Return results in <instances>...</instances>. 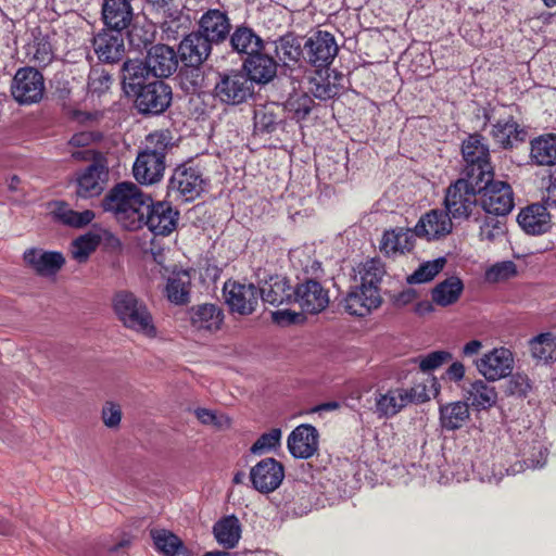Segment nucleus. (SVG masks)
<instances>
[{"mask_svg": "<svg viewBox=\"0 0 556 556\" xmlns=\"http://www.w3.org/2000/svg\"><path fill=\"white\" fill-rule=\"evenodd\" d=\"M531 355L543 362H547L556 355V336L551 332L540 333L529 342Z\"/></svg>", "mask_w": 556, "mask_h": 556, "instance_id": "obj_50", "label": "nucleus"}, {"mask_svg": "<svg viewBox=\"0 0 556 556\" xmlns=\"http://www.w3.org/2000/svg\"><path fill=\"white\" fill-rule=\"evenodd\" d=\"M216 541L227 548L237 545L241 536V526L236 516H228L219 520L213 528Z\"/></svg>", "mask_w": 556, "mask_h": 556, "instance_id": "obj_43", "label": "nucleus"}, {"mask_svg": "<svg viewBox=\"0 0 556 556\" xmlns=\"http://www.w3.org/2000/svg\"><path fill=\"white\" fill-rule=\"evenodd\" d=\"M517 275V266L513 261L494 264L485 271V280L492 283L508 280Z\"/></svg>", "mask_w": 556, "mask_h": 556, "instance_id": "obj_57", "label": "nucleus"}, {"mask_svg": "<svg viewBox=\"0 0 556 556\" xmlns=\"http://www.w3.org/2000/svg\"><path fill=\"white\" fill-rule=\"evenodd\" d=\"M190 320L193 328L208 332H215L220 329L224 321L223 309L211 303H205L192 307Z\"/></svg>", "mask_w": 556, "mask_h": 556, "instance_id": "obj_33", "label": "nucleus"}, {"mask_svg": "<svg viewBox=\"0 0 556 556\" xmlns=\"http://www.w3.org/2000/svg\"><path fill=\"white\" fill-rule=\"evenodd\" d=\"M286 110L292 115V118L304 119L314 106V100L305 92L290 94L286 101Z\"/></svg>", "mask_w": 556, "mask_h": 556, "instance_id": "obj_55", "label": "nucleus"}, {"mask_svg": "<svg viewBox=\"0 0 556 556\" xmlns=\"http://www.w3.org/2000/svg\"><path fill=\"white\" fill-rule=\"evenodd\" d=\"M304 59L314 67L328 68L339 52V47L332 34L317 30L303 45Z\"/></svg>", "mask_w": 556, "mask_h": 556, "instance_id": "obj_11", "label": "nucleus"}, {"mask_svg": "<svg viewBox=\"0 0 556 556\" xmlns=\"http://www.w3.org/2000/svg\"><path fill=\"white\" fill-rule=\"evenodd\" d=\"M505 224L496 217H485L480 226V239L494 242L505 235Z\"/></svg>", "mask_w": 556, "mask_h": 556, "instance_id": "obj_59", "label": "nucleus"}, {"mask_svg": "<svg viewBox=\"0 0 556 556\" xmlns=\"http://www.w3.org/2000/svg\"><path fill=\"white\" fill-rule=\"evenodd\" d=\"M275 53L286 66L295 64L304 55L303 47L295 36L288 34L275 41Z\"/></svg>", "mask_w": 556, "mask_h": 556, "instance_id": "obj_46", "label": "nucleus"}, {"mask_svg": "<svg viewBox=\"0 0 556 556\" xmlns=\"http://www.w3.org/2000/svg\"><path fill=\"white\" fill-rule=\"evenodd\" d=\"M122 72L124 88L128 92H136L141 86H146V81L152 76L147 60H128L124 62Z\"/></svg>", "mask_w": 556, "mask_h": 556, "instance_id": "obj_38", "label": "nucleus"}, {"mask_svg": "<svg viewBox=\"0 0 556 556\" xmlns=\"http://www.w3.org/2000/svg\"><path fill=\"white\" fill-rule=\"evenodd\" d=\"M282 432L279 428H274L269 432L263 433L251 446L252 454L262 455L270 452L280 445Z\"/></svg>", "mask_w": 556, "mask_h": 556, "instance_id": "obj_56", "label": "nucleus"}, {"mask_svg": "<svg viewBox=\"0 0 556 556\" xmlns=\"http://www.w3.org/2000/svg\"><path fill=\"white\" fill-rule=\"evenodd\" d=\"M108 168L100 163H92L76 177V194L83 199L98 197L102 193L108 181Z\"/></svg>", "mask_w": 556, "mask_h": 556, "instance_id": "obj_22", "label": "nucleus"}, {"mask_svg": "<svg viewBox=\"0 0 556 556\" xmlns=\"http://www.w3.org/2000/svg\"><path fill=\"white\" fill-rule=\"evenodd\" d=\"M132 0H103L101 14L105 26L121 30L128 28L134 18Z\"/></svg>", "mask_w": 556, "mask_h": 556, "instance_id": "obj_27", "label": "nucleus"}, {"mask_svg": "<svg viewBox=\"0 0 556 556\" xmlns=\"http://www.w3.org/2000/svg\"><path fill=\"white\" fill-rule=\"evenodd\" d=\"M206 185L207 180L198 166L184 164L174 170L168 181L167 193L175 200L190 202L201 195Z\"/></svg>", "mask_w": 556, "mask_h": 556, "instance_id": "obj_7", "label": "nucleus"}, {"mask_svg": "<svg viewBox=\"0 0 556 556\" xmlns=\"http://www.w3.org/2000/svg\"><path fill=\"white\" fill-rule=\"evenodd\" d=\"M470 417L466 402L457 401L440 406V422L443 429L453 431L462 428Z\"/></svg>", "mask_w": 556, "mask_h": 556, "instance_id": "obj_40", "label": "nucleus"}, {"mask_svg": "<svg viewBox=\"0 0 556 556\" xmlns=\"http://www.w3.org/2000/svg\"><path fill=\"white\" fill-rule=\"evenodd\" d=\"M386 274L384 266L380 260L371 258L366 261L361 270V286L367 288V291H379L380 283Z\"/></svg>", "mask_w": 556, "mask_h": 556, "instance_id": "obj_48", "label": "nucleus"}, {"mask_svg": "<svg viewBox=\"0 0 556 556\" xmlns=\"http://www.w3.org/2000/svg\"><path fill=\"white\" fill-rule=\"evenodd\" d=\"M452 359V354L446 351H434L426 356L420 357L419 359V368L422 371H430L439 368L444 363Z\"/></svg>", "mask_w": 556, "mask_h": 556, "instance_id": "obj_60", "label": "nucleus"}, {"mask_svg": "<svg viewBox=\"0 0 556 556\" xmlns=\"http://www.w3.org/2000/svg\"><path fill=\"white\" fill-rule=\"evenodd\" d=\"M223 292L230 309L240 315H250L257 306L258 290L253 283L228 280L224 285Z\"/></svg>", "mask_w": 556, "mask_h": 556, "instance_id": "obj_15", "label": "nucleus"}, {"mask_svg": "<svg viewBox=\"0 0 556 556\" xmlns=\"http://www.w3.org/2000/svg\"><path fill=\"white\" fill-rule=\"evenodd\" d=\"M195 416L204 425H217V416L210 409L198 408Z\"/></svg>", "mask_w": 556, "mask_h": 556, "instance_id": "obj_64", "label": "nucleus"}, {"mask_svg": "<svg viewBox=\"0 0 556 556\" xmlns=\"http://www.w3.org/2000/svg\"><path fill=\"white\" fill-rule=\"evenodd\" d=\"M127 38L129 45L136 50L146 49L154 40V29L149 23L140 24L139 22H131L128 26Z\"/></svg>", "mask_w": 556, "mask_h": 556, "instance_id": "obj_51", "label": "nucleus"}, {"mask_svg": "<svg viewBox=\"0 0 556 556\" xmlns=\"http://www.w3.org/2000/svg\"><path fill=\"white\" fill-rule=\"evenodd\" d=\"M148 67L152 71L155 78L170 76L178 66L177 54L175 50L166 45H155L151 47L146 56Z\"/></svg>", "mask_w": 556, "mask_h": 556, "instance_id": "obj_28", "label": "nucleus"}, {"mask_svg": "<svg viewBox=\"0 0 556 556\" xmlns=\"http://www.w3.org/2000/svg\"><path fill=\"white\" fill-rule=\"evenodd\" d=\"M382 302L379 291H367L363 286L354 287L344 300L345 311L355 316H366Z\"/></svg>", "mask_w": 556, "mask_h": 556, "instance_id": "obj_29", "label": "nucleus"}, {"mask_svg": "<svg viewBox=\"0 0 556 556\" xmlns=\"http://www.w3.org/2000/svg\"><path fill=\"white\" fill-rule=\"evenodd\" d=\"M467 400L477 409H488L495 405L497 392L495 388L483 380L472 382L467 390Z\"/></svg>", "mask_w": 556, "mask_h": 556, "instance_id": "obj_42", "label": "nucleus"}, {"mask_svg": "<svg viewBox=\"0 0 556 556\" xmlns=\"http://www.w3.org/2000/svg\"><path fill=\"white\" fill-rule=\"evenodd\" d=\"M519 451L527 468H541L546 463L547 448L538 433L528 432L526 434V441L520 443Z\"/></svg>", "mask_w": 556, "mask_h": 556, "instance_id": "obj_37", "label": "nucleus"}, {"mask_svg": "<svg viewBox=\"0 0 556 556\" xmlns=\"http://www.w3.org/2000/svg\"><path fill=\"white\" fill-rule=\"evenodd\" d=\"M151 536L156 549L165 556H176L185 548L181 540L167 530H152Z\"/></svg>", "mask_w": 556, "mask_h": 556, "instance_id": "obj_52", "label": "nucleus"}, {"mask_svg": "<svg viewBox=\"0 0 556 556\" xmlns=\"http://www.w3.org/2000/svg\"><path fill=\"white\" fill-rule=\"evenodd\" d=\"M520 227L530 235H541L551 227V217L547 208L541 204H532L523 208L518 217Z\"/></svg>", "mask_w": 556, "mask_h": 556, "instance_id": "obj_32", "label": "nucleus"}, {"mask_svg": "<svg viewBox=\"0 0 556 556\" xmlns=\"http://www.w3.org/2000/svg\"><path fill=\"white\" fill-rule=\"evenodd\" d=\"M213 45L225 42L231 30L230 18L226 11L208 9L198 21V29Z\"/></svg>", "mask_w": 556, "mask_h": 556, "instance_id": "obj_20", "label": "nucleus"}, {"mask_svg": "<svg viewBox=\"0 0 556 556\" xmlns=\"http://www.w3.org/2000/svg\"><path fill=\"white\" fill-rule=\"evenodd\" d=\"M453 219L445 210H431L424 214L415 225V235L428 241L440 240L452 232Z\"/></svg>", "mask_w": 556, "mask_h": 556, "instance_id": "obj_17", "label": "nucleus"}, {"mask_svg": "<svg viewBox=\"0 0 556 556\" xmlns=\"http://www.w3.org/2000/svg\"><path fill=\"white\" fill-rule=\"evenodd\" d=\"M112 307L122 325L148 338H155L156 327L143 300L128 290L117 291L112 299Z\"/></svg>", "mask_w": 556, "mask_h": 556, "instance_id": "obj_2", "label": "nucleus"}, {"mask_svg": "<svg viewBox=\"0 0 556 556\" xmlns=\"http://www.w3.org/2000/svg\"><path fill=\"white\" fill-rule=\"evenodd\" d=\"M254 94V84L242 71L218 73L214 97L224 104L239 105Z\"/></svg>", "mask_w": 556, "mask_h": 556, "instance_id": "obj_6", "label": "nucleus"}, {"mask_svg": "<svg viewBox=\"0 0 556 556\" xmlns=\"http://www.w3.org/2000/svg\"><path fill=\"white\" fill-rule=\"evenodd\" d=\"M480 180L467 176L457 179L445 193V211L455 219H468L477 206Z\"/></svg>", "mask_w": 556, "mask_h": 556, "instance_id": "obj_3", "label": "nucleus"}, {"mask_svg": "<svg viewBox=\"0 0 556 556\" xmlns=\"http://www.w3.org/2000/svg\"><path fill=\"white\" fill-rule=\"evenodd\" d=\"M464 290L463 281L452 276L438 283L431 291L432 302L439 306L446 307L458 301Z\"/></svg>", "mask_w": 556, "mask_h": 556, "instance_id": "obj_39", "label": "nucleus"}, {"mask_svg": "<svg viewBox=\"0 0 556 556\" xmlns=\"http://www.w3.org/2000/svg\"><path fill=\"white\" fill-rule=\"evenodd\" d=\"M446 260L439 257L419 265V267L406 280L409 285L426 283L431 281L445 266Z\"/></svg>", "mask_w": 556, "mask_h": 556, "instance_id": "obj_53", "label": "nucleus"}, {"mask_svg": "<svg viewBox=\"0 0 556 556\" xmlns=\"http://www.w3.org/2000/svg\"><path fill=\"white\" fill-rule=\"evenodd\" d=\"M531 161L540 166L556 164V134L541 135L530 142Z\"/></svg>", "mask_w": 556, "mask_h": 556, "instance_id": "obj_35", "label": "nucleus"}, {"mask_svg": "<svg viewBox=\"0 0 556 556\" xmlns=\"http://www.w3.org/2000/svg\"><path fill=\"white\" fill-rule=\"evenodd\" d=\"M26 58L38 66H47L54 59V52L48 37L34 34V39L26 46Z\"/></svg>", "mask_w": 556, "mask_h": 556, "instance_id": "obj_44", "label": "nucleus"}, {"mask_svg": "<svg viewBox=\"0 0 556 556\" xmlns=\"http://www.w3.org/2000/svg\"><path fill=\"white\" fill-rule=\"evenodd\" d=\"M102 237L94 232L85 233L72 242L71 254L78 263H85L90 254L96 251Z\"/></svg>", "mask_w": 556, "mask_h": 556, "instance_id": "obj_49", "label": "nucleus"}, {"mask_svg": "<svg viewBox=\"0 0 556 556\" xmlns=\"http://www.w3.org/2000/svg\"><path fill=\"white\" fill-rule=\"evenodd\" d=\"M429 400L426 386L416 384L412 388H395L387 392L375 393V413L378 417L390 418L409 404L424 403Z\"/></svg>", "mask_w": 556, "mask_h": 556, "instance_id": "obj_4", "label": "nucleus"}, {"mask_svg": "<svg viewBox=\"0 0 556 556\" xmlns=\"http://www.w3.org/2000/svg\"><path fill=\"white\" fill-rule=\"evenodd\" d=\"M414 228L396 227L384 230L380 240V252L388 257L405 254L414 248Z\"/></svg>", "mask_w": 556, "mask_h": 556, "instance_id": "obj_25", "label": "nucleus"}, {"mask_svg": "<svg viewBox=\"0 0 556 556\" xmlns=\"http://www.w3.org/2000/svg\"><path fill=\"white\" fill-rule=\"evenodd\" d=\"M277 61L264 53L263 50L248 56L243 62L244 73L252 83L265 85L271 81L277 74Z\"/></svg>", "mask_w": 556, "mask_h": 556, "instance_id": "obj_26", "label": "nucleus"}, {"mask_svg": "<svg viewBox=\"0 0 556 556\" xmlns=\"http://www.w3.org/2000/svg\"><path fill=\"white\" fill-rule=\"evenodd\" d=\"M212 47L213 43L198 30L186 35L179 43L178 53L181 61L191 67L187 73L192 77L191 85L194 90L200 87V80L202 79L199 66L208 59Z\"/></svg>", "mask_w": 556, "mask_h": 556, "instance_id": "obj_8", "label": "nucleus"}, {"mask_svg": "<svg viewBox=\"0 0 556 556\" xmlns=\"http://www.w3.org/2000/svg\"><path fill=\"white\" fill-rule=\"evenodd\" d=\"M262 300L270 305L279 306L294 302V289L286 277L273 276L258 291Z\"/></svg>", "mask_w": 556, "mask_h": 556, "instance_id": "obj_31", "label": "nucleus"}, {"mask_svg": "<svg viewBox=\"0 0 556 556\" xmlns=\"http://www.w3.org/2000/svg\"><path fill=\"white\" fill-rule=\"evenodd\" d=\"M480 203L485 213L494 216H506L514 208V192L511 187L493 177L480 182Z\"/></svg>", "mask_w": 556, "mask_h": 556, "instance_id": "obj_10", "label": "nucleus"}, {"mask_svg": "<svg viewBox=\"0 0 556 556\" xmlns=\"http://www.w3.org/2000/svg\"><path fill=\"white\" fill-rule=\"evenodd\" d=\"M462 153L465 161L464 176L480 181L494 176L489 147L481 135L468 136L462 144Z\"/></svg>", "mask_w": 556, "mask_h": 556, "instance_id": "obj_5", "label": "nucleus"}, {"mask_svg": "<svg viewBox=\"0 0 556 556\" xmlns=\"http://www.w3.org/2000/svg\"><path fill=\"white\" fill-rule=\"evenodd\" d=\"M102 420L108 428H116L122 420V410L118 404L106 402L102 408Z\"/></svg>", "mask_w": 556, "mask_h": 556, "instance_id": "obj_62", "label": "nucleus"}, {"mask_svg": "<svg viewBox=\"0 0 556 556\" xmlns=\"http://www.w3.org/2000/svg\"><path fill=\"white\" fill-rule=\"evenodd\" d=\"M92 47L101 62L117 63L125 52L124 36L121 30L103 29L93 37Z\"/></svg>", "mask_w": 556, "mask_h": 556, "instance_id": "obj_21", "label": "nucleus"}, {"mask_svg": "<svg viewBox=\"0 0 556 556\" xmlns=\"http://www.w3.org/2000/svg\"><path fill=\"white\" fill-rule=\"evenodd\" d=\"M484 116L491 126L490 136L501 148L511 149L525 141L526 130L515 121L511 114L506 113L505 108L492 109Z\"/></svg>", "mask_w": 556, "mask_h": 556, "instance_id": "obj_9", "label": "nucleus"}, {"mask_svg": "<svg viewBox=\"0 0 556 556\" xmlns=\"http://www.w3.org/2000/svg\"><path fill=\"white\" fill-rule=\"evenodd\" d=\"M150 10L164 17L162 30L167 40L176 39L177 31L173 29V24L179 21L181 10L178 8L177 0H146Z\"/></svg>", "mask_w": 556, "mask_h": 556, "instance_id": "obj_36", "label": "nucleus"}, {"mask_svg": "<svg viewBox=\"0 0 556 556\" xmlns=\"http://www.w3.org/2000/svg\"><path fill=\"white\" fill-rule=\"evenodd\" d=\"M166 294L172 303L186 304L190 295V276L187 271L174 273L167 280Z\"/></svg>", "mask_w": 556, "mask_h": 556, "instance_id": "obj_47", "label": "nucleus"}, {"mask_svg": "<svg viewBox=\"0 0 556 556\" xmlns=\"http://www.w3.org/2000/svg\"><path fill=\"white\" fill-rule=\"evenodd\" d=\"M54 217L66 226L81 228L87 226L94 218V213L90 210L76 212L65 202H55L52 211Z\"/></svg>", "mask_w": 556, "mask_h": 556, "instance_id": "obj_45", "label": "nucleus"}, {"mask_svg": "<svg viewBox=\"0 0 556 556\" xmlns=\"http://www.w3.org/2000/svg\"><path fill=\"white\" fill-rule=\"evenodd\" d=\"M336 79H342V75L336 74L331 77L330 74L324 76L320 72H317L308 81V90L315 98L320 100L334 98L342 88L340 84L334 81Z\"/></svg>", "mask_w": 556, "mask_h": 556, "instance_id": "obj_41", "label": "nucleus"}, {"mask_svg": "<svg viewBox=\"0 0 556 556\" xmlns=\"http://www.w3.org/2000/svg\"><path fill=\"white\" fill-rule=\"evenodd\" d=\"M228 38L231 50L238 54L251 56L258 50L264 49L263 39L245 25L236 26Z\"/></svg>", "mask_w": 556, "mask_h": 556, "instance_id": "obj_34", "label": "nucleus"}, {"mask_svg": "<svg viewBox=\"0 0 556 556\" xmlns=\"http://www.w3.org/2000/svg\"><path fill=\"white\" fill-rule=\"evenodd\" d=\"M134 93L135 105L142 114H161L172 102V88L163 80L148 83Z\"/></svg>", "mask_w": 556, "mask_h": 556, "instance_id": "obj_13", "label": "nucleus"}, {"mask_svg": "<svg viewBox=\"0 0 556 556\" xmlns=\"http://www.w3.org/2000/svg\"><path fill=\"white\" fill-rule=\"evenodd\" d=\"M479 372L490 381L509 376L513 371V353L505 348L494 349L476 362Z\"/></svg>", "mask_w": 556, "mask_h": 556, "instance_id": "obj_18", "label": "nucleus"}, {"mask_svg": "<svg viewBox=\"0 0 556 556\" xmlns=\"http://www.w3.org/2000/svg\"><path fill=\"white\" fill-rule=\"evenodd\" d=\"M165 161L160 156L139 153L132 167L134 176L141 185H152L160 181L164 175Z\"/></svg>", "mask_w": 556, "mask_h": 556, "instance_id": "obj_30", "label": "nucleus"}, {"mask_svg": "<svg viewBox=\"0 0 556 556\" xmlns=\"http://www.w3.org/2000/svg\"><path fill=\"white\" fill-rule=\"evenodd\" d=\"M45 92V79L42 74L34 67H23L16 71L12 84L11 93L20 104L39 102Z\"/></svg>", "mask_w": 556, "mask_h": 556, "instance_id": "obj_12", "label": "nucleus"}, {"mask_svg": "<svg viewBox=\"0 0 556 556\" xmlns=\"http://www.w3.org/2000/svg\"><path fill=\"white\" fill-rule=\"evenodd\" d=\"M23 258L36 274L42 277L54 276L65 264V258L61 252L36 248L26 250Z\"/></svg>", "mask_w": 556, "mask_h": 556, "instance_id": "obj_24", "label": "nucleus"}, {"mask_svg": "<svg viewBox=\"0 0 556 556\" xmlns=\"http://www.w3.org/2000/svg\"><path fill=\"white\" fill-rule=\"evenodd\" d=\"M112 83L113 78L109 72L100 67H93L88 76V90L101 94L110 89Z\"/></svg>", "mask_w": 556, "mask_h": 556, "instance_id": "obj_58", "label": "nucleus"}, {"mask_svg": "<svg viewBox=\"0 0 556 556\" xmlns=\"http://www.w3.org/2000/svg\"><path fill=\"white\" fill-rule=\"evenodd\" d=\"M148 197L136 184L123 181L105 194L101 205L105 212L112 213L125 229L137 230L142 227Z\"/></svg>", "mask_w": 556, "mask_h": 556, "instance_id": "obj_1", "label": "nucleus"}, {"mask_svg": "<svg viewBox=\"0 0 556 556\" xmlns=\"http://www.w3.org/2000/svg\"><path fill=\"white\" fill-rule=\"evenodd\" d=\"M179 213L168 202L153 203L148 197L142 226H147L154 235L167 236L176 229Z\"/></svg>", "mask_w": 556, "mask_h": 556, "instance_id": "obj_14", "label": "nucleus"}, {"mask_svg": "<svg viewBox=\"0 0 556 556\" xmlns=\"http://www.w3.org/2000/svg\"><path fill=\"white\" fill-rule=\"evenodd\" d=\"M102 139V135L99 131L84 130L74 134L68 140L67 146L70 148H84L89 149L88 147L94 142H98Z\"/></svg>", "mask_w": 556, "mask_h": 556, "instance_id": "obj_61", "label": "nucleus"}, {"mask_svg": "<svg viewBox=\"0 0 556 556\" xmlns=\"http://www.w3.org/2000/svg\"><path fill=\"white\" fill-rule=\"evenodd\" d=\"M318 431L308 424L294 428L288 437L287 446L290 454L300 459L311 458L318 450Z\"/></svg>", "mask_w": 556, "mask_h": 556, "instance_id": "obj_23", "label": "nucleus"}, {"mask_svg": "<svg viewBox=\"0 0 556 556\" xmlns=\"http://www.w3.org/2000/svg\"><path fill=\"white\" fill-rule=\"evenodd\" d=\"M285 478V468L275 458L267 457L258 462L250 471V479L255 490L269 493L280 486Z\"/></svg>", "mask_w": 556, "mask_h": 556, "instance_id": "obj_16", "label": "nucleus"}, {"mask_svg": "<svg viewBox=\"0 0 556 556\" xmlns=\"http://www.w3.org/2000/svg\"><path fill=\"white\" fill-rule=\"evenodd\" d=\"M172 146V137L168 131H155L146 138V147L140 153L160 156L165 161V155Z\"/></svg>", "mask_w": 556, "mask_h": 556, "instance_id": "obj_54", "label": "nucleus"}, {"mask_svg": "<svg viewBox=\"0 0 556 556\" xmlns=\"http://www.w3.org/2000/svg\"><path fill=\"white\" fill-rule=\"evenodd\" d=\"M294 302L309 314H318L329 305L328 290L315 279H306L294 289Z\"/></svg>", "mask_w": 556, "mask_h": 556, "instance_id": "obj_19", "label": "nucleus"}, {"mask_svg": "<svg viewBox=\"0 0 556 556\" xmlns=\"http://www.w3.org/2000/svg\"><path fill=\"white\" fill-rule=\"evenodd\" d=\"M418 293L413 288H407L394 296V303L397 306H405L417 299Z\"/></svg>", "mask_w": 556, "mask_h": 556, "instance_id": "obj_63", "label": "nucleus"}]
</instances>
